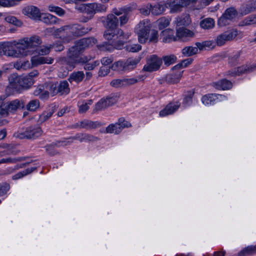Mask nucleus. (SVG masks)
<instances>
[{
	"instance_id": "f257e3e1",
	"label": "nucleus",
	"mask_w": 256,
	"mask_h": 256,
	"mask_svg": "<svg viewBox=\"0 0 256 256\" xmlns=\"http://www.w3.org/2000/svg\"><path fill=\"white\" fill-rule=\"evenodd\" d=\"M120 20L114 14H109L107 16L106 20L104 22V26L107 28L104 34V38L108 40L114 38V37L122 36L123 38H128L130 34H124L121 29H116L118 25Z\"/></svg>"
},
{
	"instance_id": "f03ea898",
	"label": "nucleus",
	"mask_w": 256,
	"mask_h": 256,
	"mask_svg": "<svg viewBox=\"0 0 256 256\" xmlns=\"http://www.w3.org/2000/svg\"><path fill=\"white\" fill-rule=\"evenodd\" d=\"M42 42L40 38L38 36H32L30 37L24 38L16 42L15 46L18 50L19 56L20 55L26 56L27 54L26 50L34 48L40 44Z\"/></svg>"
},
{
	"instance_id": "7ed1b4c3",
	"label": "nucleus",
	"mask_w": 256,
	"mask_h": 256,
	"mask_svg": "<svg viewBox=\"0 0 256 256\" xmlns=\"http://www.w3.org/2000/svg\"><path fill=\"white\" fill-rule=\"evenodd\" d=\"M150 28V24L146 20L140 21L136 26L134 32L137 34L140 44H144L148 40Z\"/></svg>"
},
{
	"instance_id": "20e7f679",
	"label": "nucleus",
	"mask_w": 256,
	"mask_h": 256,
	"mask_svg": "<svg viewBox=\"0 0 256 256\" xmlns=\"http://www.w3.org/2000/svg\"><path fill=\"white\" fill-rule=\"evenodd\" d=\"M9 81L11 86L13 88L20 90L22 88H28L34 84V80L30 76H19L13 74L9 78Z\"/></svg>"
},
{
	"instance_id": "39448f33",
	"label": "nucleus",
	"mask_w": 256,
	"mask_h": 256,
	"mask_svg": "<svg viewBox=\"0 0 256 256\" xmlns=\"http://www.w3.org/2000/svg\"><path fill=\"white\" fill-rule=\"evenodd\" d=\"M42 133V130L40 126H31L26 128L23 132L15 133L14 136L20 139H35L40 136Z\"/></svg>"
},
{
	"instance_id": "423d86ee",
	"label": "nucleus",
	"mask_w": 256,
	"mask_h": 256,
	"mask_svg": "<svg viewBox=\"0 0 256 256\" xmlns=\"http://www.w3.org/2000/svg\"><path fill=\"white\" fill-rule=\"evenodd\" d=\"M92 28L84 27L78 24L68 25V40L82 36L91 31Z\"/></svg>"
},
{
	"instance_id": "0eeeda50",
	"label": "nucleus",
	"mask_w": 256,
	"mask_h": 256,
	"mask_svg": "<svg viewBox=\"0 0 256 256\" xmlns=\"http://www.w3.org/2000/svg\"><path fill=\"white\" fill-rule=\"evenodd\" d=\"M237 14V10L234 8L230 7L228 8L218 18V26L222 27L230 24Z\"/></svg>"
},
{
	"instance_id": "6e6552de",
	"label": "nucleus",
	"mask_w": 256,
	"mask_h": 256,
	"mask_svg": "<svg viewBox=\"0 0 256 256\" xmlns=\"http://www.w3.org/2000/svg\"><path fill=\"white\" fill-rule=\"evenodd\" d=\"M162 64V59L156 55L150 56L146 60V64L144 66L142 70L148 72H152L158 70Z\"/></svg>"
},
{
	"instance_id": "1a4fd4ad",
	"label": "nucleus",
	"mask_w": 256,
	"mask_h": 256,
	"mask_svg": "<svg viewBox=\"0 0 256 256\" xmlns=\"http://www.w3.org/2000/svg\"><path fill=\"white\" fill-rule=\"evenodd\" d=\"M238 35V31L236 28H232L218 35L216 39V44L222 46L226 42L233 40Z\"/></svg>"
},
{
	"instance_id": "9d476101",
	"label": "nucleus",
	"mask_w": 256,
	"mask_h": 256,
	"mask_svg": "<svg viewBox=\"0 0 256 256\" xmlns=\"http://www.w3.org/2000/svg\"><path fill=\"white\" fill-rule=\"evenodd\" d=\"M13 46H16V42H0V56L5 55L13 57H19V54L16 50H13Z\"/></svg>"
},
{
	"instance_id": "9b49d317",
	"label": "nucleus",
	"mask_w": 256,
	"mask_h": 256,
	"mask_svg": "<svg viewBox=\"0 0 256 256\" xmlns=\"http://www.w3.org/2000/svg\"><path fill=\"white\" fill-rule=\"evenodd\" d=\"M102 126V124L98 121H92L85 119L80 122L74 124L72 128H84L86 130H92Z\"/></svg>"
},
{
	"instance_id": "f8f14e48",
	"label": "nucleus",
	"mask_w": 256,
	"mask_h": 256,
	"mask_svg": "<svg viewBox=\"0 0 256 256\" xmlns=\"http://www.w3.org/2000/svg\"><path fill=\"white\" fill-rule=\"evenodd\" d=\"M256 69V64H254L249 66H239L234 70H229L228 75L231 76H240L243 74L252 72Z\"/></svg>"
},
{
	"instance_id": "ddd939ff",
	"label": "nucleus",
	"mask_w": 256,
	"mask_h": 256,
	"mask_svg": "<svg viewBox=\"0 0 256 256\" xmlns=\"http://www.w3.org/2000/svg\"><path fill=\"white\" fill-rule=\"evenodd\" d=\"M22 13L34 20H39L42 14L40 9L34 6H28L24 8L22 10Z\"/></svg>"
},
{
	"instance_id": "4468645a",
	"label": "nucleus",
	"mask_w": 256,
	"mask_h": 256,
	"mask_svg": "<svg viewBox=\"0 0 256 256\" xmlns=\"http://www.w3.org/2000/svg\"><path fill=\"white\" fill-rule=\"evenodd\" d=\"M176 36L178 40L186 41L194 36V34L186 27H180L176 28Z\"/></svg>"
},
{
	"instance_id": "2eb2a0df",
	"label": "nucleus",
	"mask_w": 256,
	"mask_h": 256,
	"mask_svg": "<svg viewBox=\"0 0 256 256\" xmlns=\"http://www.w3.org/2000/svg\"><path fill=\"white\" fill-rule=\"evenodd\" d=\"M182 72L181 70H173L172 68V72L166 76V81L170 84L177 83L180 81Z\"/></svg>"
},
{
	"instance_id": "dca6fc26",
	"label": "nucleus",
	"mask_w": 256,
	"mask_h": 256,
	"mask_svg": "<svg viewBox=\"0 0 256 256\" xmlns=\"http://www.w3.org/2000/svg\"><path fill=\"white\" fill-rule=\"evenodd\" d=\"M256 10V0H249L243 4L240 8V14L244 16Z\"/></svg>"
},
{
	"instance_id": "f3484780",
	"label": "nucleus",
	"mask_w": 256,
	"mask_h": 256,
	"mask_svg": "<svg viewBox=\"0 0 256 256\" xmlns=\"http://www.w3.org/2000/svg\"><path fill=\"white\" fill-rule=\"evenodd\" d=\"M180 106V103L176 102L170 103L164 108L160 112L159 114L160 116H165L174 114Z\"/></svg>"
},
{
	"instance_id": "a211bd4d",
	"label": "nucleus",
	"mask_w": 256,
	"mask_h": 256,
	"mask_svg": "<svg viewBox=\"0 0 256 256\" xmlns=\"http://www.w3.org/2000/svg\"><path fill=\"white\" fill-rule=\"evenodd\" d=\"M111 14H114L117 18L118 16H119V18H118L120 20V23L121 26L126 24L129 20L128 14L122 9L116 8H114Z\"/></svg>"
},
{
	"instance_id": "6ab92c4d",
	"label": "nucleus",
	"mask_w": 256,
	"mask_h": 256,
	"mask_svg": "<svg viewBox=\"0 0 256 256\" xmlns=\"http://www.w3.org/2000/svg\"><path fill=\"white\" fill-rule=\"evenodd\" d=\"M60 62L62 65L64 66L68 72H66V75L68 74V71L72 70L78 64L77 60L66 56L60 60Z\"/></svg>"
},
{
	"instance_id": "aec40b11",
	"label": "nucleus",
	"mask_w": 256,
	"mask_h": 256,
	"mask_svg": "<svg viewBox=\"0 0 256 256\" xmlns=\"http://www.w3.org/2000/svg\"><path fill=\"white\" fill-rule=\"evenodd\" d=\"M69 144H70V141L63 139L62 140L57 141L50 144L46 145L45 148L46 152L50 155L54 156L56 154V152L54 150V148L60 146H66Z\"/></svg>"
},
{
	"instance_id": "412c9836",
	"label": "nucleus",
	"mask_w": 256,
	"mask_h": 256,
	"mask_svg": "<svg viewBox=\"0 0 256 256\" xmlns=\"http://www.w3.org/2000/svg\"><path fill=\"white\" fill-rule=\"evenodd\" d=\"M96 40L94 38H83L80 40L76 44L82 52L84 49L93 46L96 43Z\"/></svg>"
},
{
	"instance_id": "4be33fe9",
	"label": "nucleus",
	"mask_w": 256,
	"mask_h": 256,
	"mask_svg": "<svg viewBox=\"0 0 256 256\" xmlns=\"http://www.w3.org/2000/svg\"><path fill=\"white\" fill-rule=\"evenodd\" d=\"M7 106V108L10 112H15L18 109L24 108L25 104L22 100L18 99L12 100L9 102H5Z\"/></svg>"
},
{
	"instance_id": "5701e85b",
	"label": "nucleus",
	"mask_w": 256,
	"mask_h": 256,
	"mask_svg": "<svg viewBox=\"0 0 256 256\" xmlns=\"http://www.w3.org/2000/svg\"><path fill=\"white\" fill-rule=\"evenodd\" d=\"M38 20L42 21L48 25L56 24L58 23L59 19L50 14H42Z\"/></svg>"
},
{
	"instance_id": "b1692460",
	"label": "nucleus",
	"mask_w": 256,
	"mask_h": 256,
	"mask_svg": "<svg viewBox=\"0 0 256 256\" xmlns=\"http://www.w3.org/2000/svg\"><path fill=\"white\" fill-rule=\"evenodd\" d=\"M191 22L190 18L188 14H184L176 18L175 24L176 28L185 27L188 26Z\"/></svg>"
},
{
	"instance_id": "393cba45",
	"label": "nucleus",
	"mask_w": 256,
	"mask_h": 256,
	"mask_svg": "<svg viewBox=\"0 0 256 256\" xmlns=\"http://www.w3.org/2000/svg\"><path fill=\"white\" fill-rule=\"evenodd\" d=\"M140 59L141 58L140 56L129 58H128L124 62L125 70L130 71L135 68L137 64L140 62Z\"/></svg>"
},
{
	"instance_id": "a878e982",
	"label": "nucleus",
	"mask_w": 256,
	"mask_h": 256,
	"mask_svg": "<svg viewBox=\"0 0 256 256\" xmlns=\"http://www.w3.org/2000/svg\"><path fill=\"white\" fill-rule=\"evenodd\" d=\"M31 62L33 66H36L44 64H51L53 62L54 59L50 57H32Z\"/></svg>"
},
{
	"instance_id": "bb28decb",
	"label": "nucleus",
	"mask_w": 256,
	"mask_h": 256,
	"mask_svg": "<svg viewBox=\"0 0 256 256\" xmlns=\"http://www.w3.org/2000/svg\"><path fill=\"white\" fill-rule=\"evenodd\" d=\"M85 78V74L83 71H76L72 72L68 80L72 83L75 82L78 84L82 82Z\"/></svg>"
},
{
	"instance_id": "cd10ccee",
	"label": "nucleus",
	"mask_w": 256,
	"mask_h": 256,
	"mask_svg": "<svg viewBox=\"0 0 256 256\" xmlns=\"http://www.w3.org/2000/svg\"><path fill=\"white\" fill-rule=\"evenodd\" d=\"M242 50H236L230 54L228 58V64L231 66H235L239 64Z\"/></svg>"
},
{
	"instance_id": "c85d7f7f",
	"label": "nucleus",
	"mask_w": 256,
	"mask_h": 256,
	"mask_svg": "<svg viewBox=\"0 0 256 256\" xmlns=\"http://www.w3.org/2000/svg\"><path fill=\"white\" fill-rule=\"evenodd\" d=\"M166 6L164 3H157L153 6H150V10L152 14L154 16H158L162 14L165 10Z\"/></svg>"
},
{
	"instance_id": "c756f323",
	"label": "nucleus",
	"mask_w": 256,
	"mask_h": 256,
	"mask_svg": "<svg viewBox=\"0 0 256 256\" xmlns=\"http://www.w3.org/2000/svg\"><path fill=\"white\" fill-rule=\"evenodd\" d=\"M58 94L66 95L70 92L69 84L66 80H61L59 82H58Z\"/></svg>"
},
{
	"instance_id": "7c9ffc66",
	"label": "nucleus",
	"mask_w": 256,
	"mask_h": 256,
	"mask_svg": "<svg viewBox=\"0 0 256 256\" xmlns=\"http://www.w3.org/2000/svg\"><path fill=\"white\" fill-rule=\"evenodd\" d=\"M230 81L223 79L213 84V86L218 90H228L232 87Z\"/></svg>"
},
{
	"instance_id": "2f4dec72",
	"label": "nucleus",
	"mask_w": 256,
	"mask_h": 256,
	"mask_svg": "<svg viewBox=\"0 0 256 256\" xmlns=\"http://www.w3.org/2000/svg\"><path fill=\"white\" fill-rule=\"evenodd\" d=\"M216 42L212 40H206L202 42H196V46L200 50H206L207 48L212 49L216 47Z\"/></svg>"
},
{
	"instance_id": "473e14b6",
	"label": "nucleus",
	"mask_w": 256,
	"mask_h": 256,
	"mask_svg": "<svg viewBox=\"0 0 256 256\" xmlns=\"http://www.w3.org/2000/svg\"><path fill=\"white\" fill-rule=\"evenodd\" d=\"M167 4L170 8L171 13H176L182 11L183 8L179 0H174L172 2H168Z\"/></svg>"
},
{
	"instance_id": "72a5a7b5",
	"label": "nucleus",
	"mask_w": 256,
	"mask_h": 256,
	"mask_svg": "<svg viewBox=\"0 0 256 256\" xmlns=\"http://www.w3.org/2000/svg\"><path fill=\"white\" fill-rule=\"evenodd\" d=\"M162 33L163 35L166 36L162 39V41L164 42H170L172 40L176 41L178 39L176 36L175 37L174 36L173 30L171 29H166L162 31Z\"/></svg>"
},
{
	"instance_id": "f704fd0d",
	"label": "nucleus",
	"mask_w": 256,
	"mask_h": 256,
	"mask_svg": "<svg viewBox=\"0 0 256 256\" xmlns=\"http://www.w3.org/2000/svg\"><path fill=\"white\" fill-rule=\"evenodd\" d=\"M256 24V14L250 15L240 21L238 24L240 26H248Z\"/></svg>"
},
{
	"instance_id": "c9c22d12",
	"label": "nucleus",
	"mask_w": 256,
	"mask_h": 256,
	"mask_svg": "<svg viewBox=\"0 0 256 256\" xmlns=\"http://www.w3.org/2000/svg\"><path fill=\"white\" fill-rule=\"evenodd\" d=\"M256 254V246H250L240 251L238 256H250Z\"/></svg>"
},
{
	"instance_id": "e433bc0d",
	"label": "nucleus",
	"mask_w": 256,
	"mask_h": 256,
	"mask_svg": "<svg viewBox=\"0 0 256 256\" xmlns=\"http://www.w3.org/2000/svg\"><path fill=\"white\" fill-rule=\"evenodd\" d=\"M79 48H80L77 47V46L75 44L68 49L66 56L75 59H78L80 54L82 52Z\"/></svg>"
},
{
	"instance_id": "4c0bfd02",
	"label": "nucleus",
	"mask_w": 256,
	"mask_h": 256,
	"mask_svg": "<svg viewBox=\"0 0 256 256\" xmlns=\"http://www.w3.org/2000/svg\"><path fill=\"white\" fill-rule=\"evenodd\" d=\"M92 103V100H89L87 102L84 101L78 102V112L80 114L86 112L89 108V105H91Z\"/></svg>"
},
{
	"instance_id": "58836bf2",
	"label": "nucleus",
	"mask_w": 256,
	"mask_h": 256,
	"mask_svg": "<svg viewBox=\"0 0 256 256\" xmlns=\"http://www.w3.org/2000/svg\"><path fill=\"white\" fill-rule=\"evenodd\" d=\"M122 130V128L118 122L114 124H110L106 128L107 133L118 134Z\"/></svg>"
},
{
	"instance_id": "ea45409f",
	"label": "nucleus",
	"mask_w": 256,
	"mask_h": 256,
	"mask_svg": "<svg viewBox=\"0 0 256 256\" xmlns=\"http://www.w3.org/2000/svg\"><path fill=\"white\" fill-rule=\"evenodd\" d=\"M200 26L204 29H210L214 26V21L212 18H206L200 22Z\"/></svg>"
},
{
	"instance_id": "a19ab883",
	"label": "nucleus",
	"mask_w": 256,
	"mask_h": 256,
	"mask_svg": "<svg viewBox=\"0 0 256 256\" xmlns=\"http://www.w3.org/2000/svg\"><path fill=\"white\" fill-rule=\"evenodd\" d=\"M215 94H210L202 98V102L205 105L212 104L216 102Z\"/></svg>"
},
{
	"instance_id": "79ce46f5",
	"label": "nucleus",
	"mask_w": 256,
	"mask_h": 256,
	"mask_svg": "<svg viewBox=\"0 0 256 256\" xmlns=\"http://www.w3.org/2000/svg\"><path fill=\"white\" fill-rule=\"evenodd\" d=\"M114 38L111 39L110 40H112V46H114V47L115 48L120 50L122 49L124 46V40H128V38H123L122 36L121 38L120 37H114Z\"/></svg>"
},
{
	"instance_id": "37998d69",
	"label": "nucleus",
	"mask_w": 256,
	"mask_h": 256,
	"mask_svg": "<svg viewBox=\"0 0 256 256\" xmlns=\"http://www.w3.org/2000/svg\"><path fill=\"white\" fill-rule=\"evenodd\" d=\"M36 169V166L32 167L30 168H28L26 170H25L22 172H20L18 173H17L16 174L14 175L12 177V180H14L19 179L28 174H30L31 172H32L33 171H34Z\"/></svg>"
},
{
	"instance_id": "c03bdc74",
	"label": "nucleus",
	"mask_w": 256,
	"mask_h": 256,
	"mask_svg": "<svg viewBox=\"0 0 256 256\" xmlns=\"http://www.w3.org/2000/svg\"><path fill=\"white\" fill-rule=\"evenodd\" d=\"M198 49V46H186L182 50V53L185 56H190L197 54Z\"/></svg>"
},
{
	"instance_id": "a18cd8bd",
	"label": "nucleus",
	"mask_w": 256,
	"mask_h": 256,
	"mask_svg": "<svg viewBox=\"0 0 256 256\" xmlns=\"http://www.w3.org/2000/svg\"><path fill=\"white\" fill-rule=\"evenodd\" d=\"M142 76H138L134 78H124V86L134 84L142 80Z\"/></svg>"
},
{
	"instance_id": "49530a36",
	"label": "nucleus",
	"mask_w": 256,
	"mask_h": 256,
	"mask_svg": "<svg viewBox=\"0 0 256 256\" xmlns=\"http://www.w3.org/2000/svg\"><path fill=\"white\" fill-rule=\"evenodd\" d=\"M46 84V89L48 90L50 92V93L52 96H56L58 94V82L56 83H50Z\"/></svg>"
},
{
	"instance_id": "de8ad7c7",
	"label": "nucleus",
	"mask_w": 256,
	"mask_h": 256,
	"mask_svg": "<svg viewBox=\"0 0 256 256\" xmlns=\"http://www.w3.org/2000/svg\"><path fill=\"white\" fill-rule=\"evenodd\" d=\"M162 59L164 60V65L169 66L176 62V57L174 54H170L164 56Z\"/></svg>"
},
{
	"instance_id": "09e8293b",
	"label": "nucleus",
	"mask_w": 256,
	"mask_h": 256,
	"mask_svg": "<svg viewBox=\"0 0 256 256\" xmlns=\"http://www.w3.org/2000/svg\"><path fill=\"white\" fill-rule=\"evenodd\" d=\"M157 22L158 28L160 30H162L169 25L170 20L168 18L162 17L157 20Z\"/></svg>"
},
{
	"instance_id": "8fccbe9b",
	"label": "nucleus",
	"mask_w": 256,
	"mask_h": 256,
	"mask_svg": "<svg viewBox=\"0 0 256 256\" xmlns=\"http://www.w3.org/2000/svg\"><path fill=\"white\" fill-rule=\"evenodd\" d=\"M48 10L51 12H54L59 16H62L65 14V11L62 8L50 4L48 6Z\"/></svg>"
},
{
	"instance_id": "3c124183",
	"label": "nucleus",
	"mask_w": 256,
	"mask_h": 256,
	"mask_svg": "<svg viewBox=\"0 0 256 256\" xmlns=\"http://www.w3.org/2000/svg\"><path fill=\"white\" fill-rule=\"evenodd\" d=\"M110 68L113 70L126 71L124 62L123 61L120 60L115 62Z\"/></svg>"
},
{
	"instance_id": "603ef678",
	"label": "nucleus",
	"mask_w": 256,
	"mask_h": 256,
	"mask_svg": "<svg viewBox=\"0 0 256 256\" xmlns=\"http://www.w3.org/2000/svg\"><path fill=\"white\" fill-rule=\"evenodd\" d=\"M39 106V100H33L27 104L26 108L30 111H35Z\"/></svg>"
},
{
	"instance_id": "864d4df0",
	"label": "nucleus",
	"mask_w": 256,
	"mask_h": 256,
	"mask_svg": "<svg viewBox=\"0 0 256 256\" xmlns=\"http://www.w3.org/2000/svg\"><path fill=\"white\" fill-rule=\"evenodd\" d=\"M158 32L154 30H150V32L148 36L149 43H156L158 41Z\"/></svg>"
},
{
	"instance_id": "5fc2aeb1",
	"label": "nucleus",
	"mask_w": 256,
	"mask_h": 256,
	"mask_svg": "<svg viewBox=\"0 0 256 256\" xmlns=\"http://www.w3.org/2000/svg\"><path fill=\"white\" fill-rule=\"evenodd\" d=\"M84 13L86 14L91 18L94 17L95 14V12L92 3L86 4V8L84 9Z\"/></svg>"
},
{
	"instance_id": "6e6d98bb",
	"label": "nucleus",
	"mask_w": 256,
	"mask_h": 256,
	"mask_svg": "<svg viewBox=\"0 0 256 256\" xmlns=\"http://www.w3.org/2000/svg\"><path fill=\"white\" fill-rule=\"evenodd\" d=\"M82 142H94L98 140V138L92 134L82 133Z\"/></svg>"
},
{
	"instance_id": "4d7b16f0",
	"label": "nucleus",
	"mask_w": 256,
	"mask_h": 256,
	"mask_svg": "<svg viewBox=\"0 0 256 256\" xmlns=\"http://www.w3.org/2000/svg\"><path fill=\"white\" fill-rule=\"evenodd\" d=\"M92 4L94 7L95 14L97 12H104L106 11L107 7L106 5L96 2H94Z\"/></svg>"
},
{
	"instance_id": "13d9d810",
	"label": "nucleus",
	"mask_w": 256,
	"mask_h": 256,
	"mask_svg": "<svg viewBox=\"0 0 256 256\" xmlns=\"http://www.w3.org/2000/svg\"><path fill=\"white\" fill-rule=\"evenodd\" d=\"M192 62L191 58L186 59L182 61L180 64H178L173 67V70H180L182 68L186 67L190 64Z\"/></svg>"
},
{
	"instance_id": "bf43d9fd",
	"label": "nucleus",
	"mask_w": 256,
	"mask_h": 256,
	"mask_svg": "<svg viewBox=\"0 0 256 256\" xmlns=\"http://www.w3.org/2000/svg\"><path fill=\"white\" fill-rule=\"evenodd\" d=\"M6 20L10 24H13L15 26H22V22L16 18L15 16H8L6 18Z\"/></svg>"
},
{
	"instance_id": "052dcab7",
	"label": "nucleus",
	"mask_w": 256,
	"mask_h": 256,
	"mask_svg": "<svg viewBox=\"0 0 256 256\" xmlns=\"http://www.w3.org/2000/svg\"><path fill=\"white\" fill-rule=\"evenodd\" d=\"M25 159H26L25 157H19V158H2V162H3V163L15 164L18 162H21V161L24 160H25Z\"/></svg>"
},
{
	"instance_id": "680f3d73",
	"label": "nucleus",
	"mask_w": 256,
	"mask_h": 256,
	"mask_svg": "<svg viewBox=\"0 0 256 256\" xmlns=\"http://www.w3.org/2000/svg\"><path fill=\"white\" fill-rule=\"evenodd\" d=\"M107 108L106 104L105 103L104 98H102L98 102L94 109V111H100Z\"/></svg>"
},
{
	"instance_id": "e2e57ef3",
	"label": "nucleus",
	"mask_w": 256,
	"mask_h": 256,
	"mask_svg": "<svg viewBox=\"0 0 256 256\" xmlns=\"http://www.w3.org/2000/svg\"><path fill=\"white\" fill-rule=\"evenodd\" d=\"M46 30L48 32L50 33H60L62 32H66V34H68V26H64L56 30H55L54 28H48L46 29Z\"/></svg>"
},
{
	"instance_id": "0e129e2a",
	"label": "nucleus",
	"mask_w": 256,
	"mask_h": 256,
	"mask_svg": "<svg viewBox=\"0 0 256 256\" xmlns=\"http://www.w3.org/2000/svg\"><path fill=\"white\" fill-rule=\"evenodd\" d=\"M110 84L112 86L116 88L124 87V78L113 80L110 82Z\"/></svg>"
},
{
	"instance_id": "69168bd1",
	"label": "nucleus",
	"mask_w": 256,
	"mask_h": 256,
	"mask_svg": "<svg viewBox=\"0 0 256 256\" xmlns=\"http://www.w3.org/2000/svg\"><path fill=\"white\" fill-rule=\"evenodd\" d=\"M126 49L130 52H137L142 49V46L138 44H129L126 46Z\"/></svg>"
},
{
	"instance_id": "338daca9",
	"label": "nucleus",
	"mask_w": 256,
	"mask_h": 256,
	"mask_svg": "<svg viewBox=\"0 0 256 256\" xmlns=\"http://www.w3.org/2000/svg\"><path fill=\"white\" fill-rule=\"evenodd\" d=\"M51 50L50 44L48 46H42L40 47L37 50L39 54L44 55L48 54Z\"/></svg>"
},
{
	"instance_id": "774afa93",
	"label": "nucleus",
	"mask_w": 256,
	"mask_h": 256,
	"mask_svg": "<svg viewBox=\"0 0 256 256\" xmlns=\"http://www.w3.org/2000/svg\"><path fill=\"white\" fill-rule=\"evenodd\" d=\"M54 112L52 110L47 112H44L40 116V120L41 122H44L52 116Z\"/></svg>"
}]
</instances>
